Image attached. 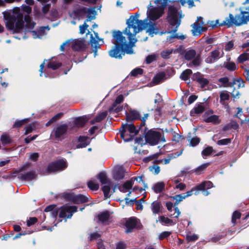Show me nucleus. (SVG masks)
Returning <instances> with one entry per match:
<instances>
[{
    "instance_id": "nucleus-1",
    "label": "nucleus",
    "mask_w": 249,
    "mask_h": 249,
    "mask_svg": "<svg viewBox=\"0 0 249 249\" xmlns=\"http://www.w3.org/2000/svg\"><path fill=\"white\" fill-rule=\"evenodd\" d=\"M112 37L114 40V46L108 52V55L112 58L121 59L125 53L131 54L133 53L132 46L126 42L125 37L123 33L119 30L113 31Z\"/></svg>"
},
{
    "instance_id": "nucleus-2",
    "label": "nucleus",
    "mask_w": 249,
    "mask_h": 249,
    "mask_svg": "<svg viewBox=\"0 0 249 249\" xmlns=\"http://www.w3.org/2000/svg\"><path fill=\"white\" fill-rule=\"evenodd\" d=\"M147 128L144 127V135L145 142L151 146L158 144L160 142H165L166 140L164 137L163 133L158 131L155 129H151L146 132Z\"/></svg>"
},
{
    "instance_id": "nucleus-3",
    "label": "nucleus",
    "mask_w": 249,
    "mask_h": 249,
    "mask_svg": "<svg viewBox=\"0 0 249 249\" xmlns=\"http://www.w3.org/2000/svg\"><path fill=\"white\" fill-rule=\"evenodd\" d=\"M59 217L63 218H71L73 213L77 211V207L76 206L64 205L60 208L59 209H54L51 212V216L55 218L57 217L59 211Z\"/></svg>"
},
{
    "instance_id": "nucleus-4",
    "label": "nucleus",
    "mask_w": 249,
    "mask_h": 249,
    "mask_svg": "<svg viewBox=\"0 0 249 249\" xmlns=\"http://www.w3.org/2000/svg\"><path fill=\"white\" fill-rule=\"evenodd\" d=\"M134 18L133 17H130L129 19L126 20L127 26L124 31V33L128 36V38L131 43L135 35L143 29L142 27H138V26L135 24L137 23L135 22Z\"/></svg>"
},
{
    "instance_id": "nucleus-5",
    "label": "nucleus",
    "mask_w": 249,
    "mask_h": 249,
    "mask_svg": "<svg viewBox=\"0 0 249 249\" xmlns=\"http://www.w3.org/2000/svg\"><path fill=\"white\" fill-rule=\"evenodd\" d=\"M174 0H163V2L160 6L153 7L147 11V17L152 21H155L159 19L164 13V9L167 5L168 3Z\"/></svg>"
},
{
    "instance_id": "nucleus-6",
    "label": "nucleus",
    "mask_w": 249,
    "mask_h": 249,
    "mask_svg": "<svg viewBox=\"0 0 249 249\" xmlns=\"http://www.w3.org/2000/svg\"><path fill=\"white\" fill-rule=\"evenodd\" d=\"M167 21L168 23L172 26L176 27L171 31L169 33H176L179 26L180 22L178 23V9L174 6H169L168 8Z\"/></svg>"
},
{
    "instance_id": "nucleus-7",
    "label": "nucleus",
    "mask_w": 249,
    "mask_h": 249,
    "mask_svg": "<svg viewBox=\"0 0 249 249\" xmlns=\"http://www.w3.org/2000/svg\"><path fill=\"white\" fill-rule=\"evenodd\" d=\"M67 163L66 160L60 159L49 163L45 169L47 174H50L58 171L65 170L67 167Z\"/></svg>"
},
{
    "instance_id": "nucleus-8",
    "label": "nucleus",
    "mask_w": 249,
    "mask_h": 249,
    "mask_svg": "<svg viewBox=\"0 0 249 249\" xmlns=\"http://www.w3.org/2000/svg\"><path fill=\"white\" fill-rule=\"evenodd\" d=\"M62 196L67 201H70L73 204H79L84 203L89 201L88 198L82 195H75L74 193L65 192L62 194Z\"/></svg>"
},
{
    "instance_id": "nucleus-9",
    "label": "nucleus",
    "mask_w": 249,
    "mask_h": 249,
    "mask_svg": "<svg viewBox=\"0 0 249 249\" xmlns=\"http://www.w3.org/2000/svg\"><path fill=\"white\" fill-rule=\"evenodd\" d=\"M18 178L21 181H30L36 179L37 177V174L35 170H31L29 172L23 173H19Z\"/></svg>"
},
{
    "instance_id": "nucleus-10",
    "label": "nucleus",
    "mask_w": 249,
    "mask_h": 249,
    "mask_svg": "<svg viewBox=\"0 0 249 249\" xmlns=\"http://www.w3.org/2000/svg\"><path fill=\"white\" fill-rule=\"evenodd\" d=\"M94 34L97 39H96L93 36L92 34H90V43L92 48V51L94 53V56L95 57L97 54V50L100 49V45L98 43V41L100 39L98 36V34L97 32H94Z\"/></svg>"
},
{
    "instance_id": "nucleus-11",
    "label": "nucleus",
    "mask_w": 249,
    "mask_h": 249,
    "mask_svg": "<svg viewBox=\"0 0 249 249\" xmlns=\"http://www.w3.org/2000/svg\"><path fill=\"white\" fill-rule=\"evenodd\" d=\"M207 104L204 105V103H197L195 107L191 110L190 114L191 116H195L196 115L202 113L207 109Z\"/></svg>"
},
{
    "instance_id": "nucleus-12",
    "label": "nucleus",
    "mask_w": 249,
    "mask_h": 249,
    "mask_svg": "<svg viewBox=\"0 0 249 249\" xmlns=\"http://www.w3.org/2000/svg\"><path fill=\"white\" fill-rule=\"evenodd\" d=\"M68 129L67 124H60L57 126L54 130V136L56 139H59L65 135Z\"/></svg>"
},
{
    "instance_id": "nucleus-13",
    "label": "nucleus",
    "mask_w": 249,
    "mask_h": 249,
    "mask_svg": "<svg viewBox=\"0 0 249 249\" xmlns=\"http://www.w3.org/2000/svg\"><path fill=\"white\" fill-rule=\"evenodd\" d=\"M125 116L126 121L127 122L140 120V119H141L140 113L135 109H130L128 112L125 111Z\"/></svg>"
},
{
    "instance_id": "nucleus-14",
    "label": "nucleus",
    "mask_w": 249,
    "mask_h": 249,
    "mask_svg": "<svg viewBox=\"0 0 249 249\" xmlns=\"http://www.w3.org/2000/svg\"><path fill=\"white\" fill-rule=\"evenodd\" d=\"M15 33H18L22 30L24 26L23 15L21 13H18L15 16Z\"/></svg>"
},
{
    "instance_id": "nucleus-15",
    "label": "nucleus",
    "mask_w": 249,
    "mask_h": 249,
    "mask_svg": "<svg viewBox=\"0 0 249 249\" xmlns=\"http://www.w3.org/2000/svg\"><path fill=\"white\" fill-rule=\"evenodd\" d=\"M148 26L146 32L148 33L149 35L153 37L154 35H157L160 33V28L157 26V23L149 21L146 23Z\"/></svg>"
},
{
    "instance_id": "nucleus-16",
    "label": "nucleus",
    "mask_w": 249,
    "mask_h": 249,
    "mask_svg": "<svg viewBox=\"0 0 249 249\" xmlns=\"http://www.w3.org/2000/svg\"><path fill=\"white\" fill-rule=\"evenodd\" d=\"M200 19H202V18L201 17L197 18V20L196 21L194 24L192 25V33L193 36H200L201 35V25L204 24V22L201 21L200 24L198 22V21H199Z\"/></svg>"
},
{
    "instance_id": "nucleus-17",
    "label": "nucleus",
    "mask_w": 249,
    "mask_h": 249,
    "mask_svg": "<svg viewBox=\"0 0 249 249\" xmlns=\"http://www.w3.org/2000/svg\"><path fill=\"white\" fill-rule=\"evenodd\" d=\"M137 224V221L135 217L129 218L125 223V226L126 228L125 232L126 233L131 232L136 227Z\"/></svg>"
},
{
    "instance_id": "nucleus-18",
    "label": "nucleus",
    "mask_w": 249,
    "mask_h": 249,
    "mask_svg": "<svg viewBox=\"0 0 249 249\" xmlns=\"http://www.w3.org/2000/svg\"><path fill=\"white\" fill-rule=\"evenodd\" d=\"M122 125H126L124 126L125 130L127 129L129 133L133 134V136L138 135L140 131H142V127H140V124L138 128L132 123L129 124L126 123Z\"/></svg>"
},
{
    "instance_id": "nucleus-19",
    "label": "nucleus",
    "mask_w": 249,
    "mask_h": 249,
    "mask_svg": "<svg viewBox=\"0 0 249 249\" xmlns=\"http://www.w3.org/2000/svg\"><path fill=\"white\" fill-rule=\"evenodd\" d=\"M86 48V44L84 40H75L72 44V49L76 51H84Z\"/></svg>"
},
{
    "instance_id": "nucleus-20",
    "label": "nucleus",
    "mask_w": 249,
    "mask_h": 249,
    "mask_svg": "<svg viewBox=\"0 0 249 249\" xmlns=\"http://www.w3.org/2000/svg\"><path fill=\"white\" fill-rule=\"evenodd\" d=\"M89 137L88 136H80L77 140V142L79 143L76 145V148H84L89 145L90 142V141H89Z\"/></svg>"
},
{
    "instance_id": "nucleus-21",
    "label": "nucleus",
    "mask_w": 249,
    "mask_h": 249,
    "mask_svg": "<svg viewBox=\"0 0 249 249\" xmlns=\"http://www.w3.org/2000/svg\"><path fill=\"white\" fill-rule=\"evenodd\" d=\"M45 61V60L44 61ZM47 61H48V63L47 65V68L51 69L53 70H57L62 66V63L59 62L56 58H52L51 59L47 60Z\"/></svg>"
},
{
    "instance_id": "nucleus-22",
    "label": "nucleus",
    "mask_w": 249,
    "mask_h": 249,
    "mask_svg": "<svg viewBox=\"0 0 249 249\" xmlns=\"http://www.w3.org/2000/svg\"><path fill=\"white\" fill-rule=\"evenodd\" d=\"M113 178L116 180H120L124 177V171L123 167L115 168L113 171Z\"/></svg>"
},
{
    "instance_id": "nucleus-23",
    "label": "nucleus",
    "mask_w": 249,
    "mask_h": 249,
    "mask_svg": "<svg viewBox=\"0 0 249 249\" xmlns=\"http://www.w3.org/2000/svg\"><path fill=\"white\" fill-rule=\"evenodd\" d=\"M233 20H231V18L229 17V18H226V19L224 20L222 22H219V20H216L215 21H212L210 23V26L212 27L213 28L219 26H227V27L229 28L231 27L232 25H229L228 24H227L228 22L231 21H232Z\"/></svg>"
},
{
    "instance_id": "nucleus-24",
    "label": "nucleus",
    "mask_w": 249,
    "mask_h": 249,
    "mask_svg": "<svg viewBox=\"0 0 249 249\" xmlns=\"http://www.w3.org/2000/svg\"><path fill=\"white\" fill-rule=\"evenodd\" d=\"M124 126L126 125H122L120 128V136L122 139L125 142H129L133 139V137L130 134L126 132V130H125Z\"/></svg>"
},
{
    "instance_id": "nucleus-25",
    "label": "nucleus",
    "mask_w": 249,
    "mask_h": 249,
    "mask_svg": "<svg viewBox=\"0 0 249 249\" xmlns=\"http://www.w3.org/2000/svg\"><path fill=\"white\" fill-rule=\"evenodd\" d=\"M133 185V182L132 179H129L125 182L123 185H119L118 189L120 192L123 193H126L128 190L132 188Z\"/></svg>"
},
{
    "instance_id": "nucleus-26",
    "label": "nucleus",
    "mask_w": 249,
    "mask_h": 249,
    "mask_svg": "<svg viewBox=\"0 0 249 249\" xmlns=\"http://www.w3.org/2000/svg\"><path fill=\"white\" fill-rule=\"evenodd\" d=\"M108 114L107 111H104L98 115H97L93 119L90 120V124H94L96 123H100L104 120L107 116Z\"/></svg>"
},
{
    "instance_id": "nucleus-27",
    "label": "nucleus",
    "mask_w": 249,
    "mask_h": 249,
    "mask_svg": "<svg viewBox=\"0 0 249 249\" xmlns=\"http://www.w3.org/2000/svg\"><path fill=\"white\" fill-rule=\"evenodd\" d=\"M16 22V18L15 15L10 16L7 19L6 23V27L8 30L13 31L15 33V23Z\"/></svg>"
},
{
    "instance_id": "nucleus-28",
    "label": "nucleus",
    "mask_w": 249,
    "mask_h": 249,
    "mask_svg": "<svg viewBox=\"0 0 249 249\" xmlns=\"http://www.w3.org/2000/svg\"><path fill=\"white\" fill-rule=\"evenodd\" d=\"M166 74L164 72L161 71L157 73L153 78L152 81L155 85L159 84L160 83L166 79Z\"/></svg>"
},
{
    "instance_id": "nucleus-29",
    "label": "nucleus",
    "mask_w": 249,
    "mask_h": 249,
    "mask_svg": "<svg viewBox=\"0 0 249 249\" xmlns=\"http://www.w3.org/2000/svg\"><path fill=\"white\" fill-rule=\"evenodd\" d=\"M98 220L102 223L108 221L110 218V213L108 211H104L97 215Z\"/></svg>"
},
{
    "instance_id": "nucleus-30",
    "label": "nucleus",
    "mask_w": 249,
    "mask_h": 249,
    "mask_svg": "<svg viewBox=\"0 0 249 249\" xmlns=\"http://www.w3.org/2000/svg\"><path fill=\"white\" fill-rule=\"evenodd\" d=\"M213 187V183L210 181H204L197 185V189L200 191L208 190Z\"/></svg>"
},
{
    "instance_id": "nucleus-31",
    "label": "nucleus",
    "mask_w": 249,
    "mask_h": 249,
    "mask_svg": "<svg viewBox=\"0 0 249 249\" xmlns=\"http://www.w3.org/2000/svg\"><path fill=\"white\" fill-rule=\"evenodd\" d=\"M88 121L86 116L78 117L75 119L74 124L77 127H83Z\"/></svg>"
},
{
    "instance_id": "nucleus-32",
    "label": "nucleus",
    "mask_w": 249,
    "mask_h": 249,
    "mask_svg": "<svg viewBox=\"0 0 249 249\" xmlns=\"http://www.w3.org/2000/svg\"><path fill=\"white\" fill-rule=\"evenodd\" d=\"M165 186V184L163 182H158L154 185L152 189L153 190L155 193L157 194L160 193L164 190Z\"/></svg>"
},
{
    "instance_id": "nucleus-33",
    "label": "nucleus",
    "mask_w": 249,
    "mask_h": 249,
    "mask_svg": "<svg viewBox=\"0 0 249 249\" xmlns=\"http://www.w3.org/2000/svg\"><path fill=\"white\" fill-rule=\"evenodd\" d=\"M206 123H212L214 124H219L221 120L219 119V116L216 115H211L204 120Z\"/></svg>"
},
{
    "instance_id": "nucleus-34",
    "label": "nucleus",
    "mask_w": 249,
    "mask_h": 249,
    "mask_svg": "<svg viewBox=\"0 0 249 249\" xmlns=\"http://www.w3.org/2000/svg\"><path fill=\"white\" fill-rule=\"evenodd\" d=\"M87 11L88 14L87 18V19L86 21H90L95 19V15L96 14V11L95 7L87 8Z\"/></svg>"
},
{
    "instance_id": "nucleus-35",
    "label": "nucleus",
    "mask_w": 249,
    "mask_h": 249,
    "mask_svg": "<svg viewBox=\"0 0 249 249\" xmlns=\"http://www.w3.org/2000/svg\"><path fill=\"white\" fill-rule=\"evenodd\" d=\"M87 186L92 191H97L99 188V185L95 179H91L87 182Z\"/></svg>"
},
{
    "instance_id": "nucleus-36",
    "label": "nucleus",
    "mask_w": 249,
    "mask_h": 249,
    "mask_svg": "<svg viewBox=\"0 0 249 249\" xmlns=\"http://www.w3.org/2000/svg\"><path fill=\"white\" fill-rule=\"evenodd\" d=\"M73 13L76 17H82L87 14V7H82L73 10Z\"/></svg>"
},
{
    "instance_id": "nucleus-37",
    "label": "nucleus",
    "mask_w": 249,
    "mask_h": 249,
    "mask_svg": "<svg viewBox=\"0 0 249 249\" xmlns=\"http://www.w3.org/2000/svg\"><path fill=\"white\" fill-rule=\"evenodd\" d=\"M97 178L100 180L102 184H106L110 183L107 178V175L104 172H101L97 175Z\"/></svg>"
},
{
    "instance_id": "nucleus-38",
    "label": "nucleus",
    "mask_w": 249,
    "mask_h": 249,
    "mask_svg": "<svg viewBox=\"0 0 249 249\" xmlns=\"http://www.w3.org/2000/svg\"><path fill=\"white\" fill-rule=\"evenodd\" d=\"M161 203L160 201H155L151 203V208L153 214L159 213L160 210Z\"/></svg>"
},
{
    "instance_id": "nucleus-39",
    "label": "nucleus",
    "mask_w": 249,
    "mask_h": 249,
    "mask_svg": "<svg viewBox=\"0 0 249 249\" xmlns=\"http://www.w3.org/2000/svg\"><path fill=\"white\" fill-rule=\"evenodd\" d=\"M196 55V51L194 49H190L186 52L184 54V59L186 60H191Z\"/></svg>"
},
{
    "instance_id": "nucleus-40",
    "label": "nucleus",
    "mask_w": 249,
    "mask_h": 249,
    "mask_svg": "<svg viewBox=\"0 0 249 249\" xmlns=\"http://www.w3.org/2000/svg\"><path fill=\"white\" fill-rule=\"evenodd\" d=\"M220 52L218 50H214L211 52V58H207L206 59V62L207 63H212V59H213V60H217L220 57Z\"/></svg>"
},
{
    "instance_id": "nucleus-41",
    "label": "nucleus",
    "mask_w": 249,
    "mask_h": 249,
    "mask_svg": "<svg viewBox=\"0 0 249 249\" xmlns=\"http://www.w3.org/2000/svg\"><path fill=\"white\" fill-rule=\"evenodd\" d=\"M218 82L221 83V86L225 88L232 87V81H230L228 77H223L218 79Z\"/></svg>"
},
{
    "instance_id": "nucleus-42",
    "label": "nucleus",
    "mask_w": 249,
    "mask_h": 249,
    "mask_svg": "<svg viewBox=\"0 0 249 249\" xmlns=\"http://www.w3.org/2000/svg\"><path fill=\"white\" fill-rule=\"evenodd\" d=\"M245 81L241 78H234L232 80V87L236 84H237L238 88H243L245 87Z\"/></svg>"
},
{
    "instance_id": "nucleus-43",
    "label": "nucleus",
    "mask_w": 249,
    "mask_h": 249,
    "mask_svg": "<svg viewBox=\"0 0 249 249\" xmlns=\"http://www.w3.org/2000/svg\"><path fill=\"white\" fill-rule=\"evenodd\" d=\"M201 64V56L200 54H197L195 56V57L192 59V61L190 62L188 66L190 67L194 66V67H198Z\"/></svg>"
},
{
    "instance_id": "nucleus-44",
    "label": "nucleus",
    "mask_w": 249,
    "mask_h": 249,
    "mask_svg": "<svg viewBox=\"0 0 249 249\" xmlns=\"http://www.w3.org/2000/svg\"><path fill=\"white\" fill-rule=\"evenodd\" d=\"M0 141L4 145L9 144L12 143V140L9 136L6 134H2L0 137Z\"/></svg>"
},
{
    "instance_id": "nucleus-45",
    "label": "nucleus",
    "mask_w": 249,
    "mask_h": 249,
    "mask_svg": "<svg viewBox=\"0 0 249 249\" xmlns=\"http://www.w3.org/2000/svg\"><path fill=\"white\" fill-rule=\"evenodd\" d=\"M209 163L203 164L200 166L197 167L196 169L192 170L191 172H195L197 174H200L206 169L207 167L209 166Z\"/></svg>"
},
{
    "instance_id": "nucleus-46",
    "label": "nucleus",
    "mask_w": 249,
    "mask_h": 249,
    "mask_svg": "<svg viewBox=\"0 0 249 249\" xmlns=\"http://www.w3.org/2000/svg\"><path fill=\"white\" fill-rule=\"evenodd\" d=\"M249 60V53L245 52L241 54L237 58V62L238 63H243L245 61Z\"/></svg>"
},
{
    "instance_id": "nucleus-47",
    "label": "nucleus",
    "mask_w": 249,
    "mask_h": 249,
    "mask_svg": "<svg viewBox=\"0 0 249 249\" xmlns=\"http://www.w3.org/2000/svg\"><path fill=\"white\" fill-rule=\"evenodd\" d=\"M192 73V71L191 69H186L182 72L180 75V78L184 81H186L189 79L190 75Z\"/></svg>"
},
{
    "instance_id": "nucleus-48",
    "label": "nucleus",
    "mask_w": 249,
    "mask_h": 249,
    "mask_svg": "<svg viewBox=\"0 0 249 249\" xmlns=\"http://www.w3.org/2000/svg\"><path fill=\"white\" fill-rule=\"evenodd\" d=\"M224 66L229 71H234L237 69L236 64L233 62H225Z\"/></svg>"
},
{
    "instance_id": "nucleus-49",
    "label": "nucleus",
    "mask_w": 249,
    "mask_h": 249,
    "mask_svg": "<svg viewBox=\"0 0 249 249\" xmlns=\"http://www.w3.org/2000/svg\"><path fill=\"white\" fill-rule=\"evenodd\" d=\"M173 51V49L163 50L160 53V56L164 59H168L170 58V55L172 53Z\"/></svg>"
},
{
    "instance_id": "nucleus-50",
    "label": "nucleus",
    "mask_w": 249,
    "mask_h": 249,
    "mask_svg": "<svg viewBox=\"0 0 249 249\" xmlns=\"http://www.w3.org/2000/svg\"><path fill=\"white\" fill-rule=\"evenodd\" d=\"M143 70L140 68H136L133 69L130 73V75L133 77H137L138 75H142L143 73Z\"/></svg>"
},
{
    "instance_id": "nucleus-51",
    "label": "nucleus",
    "mask_w": 249,
    "mask_h": 249,
    "mask_svg": "<svg viewBox=\"0 0 249 249\" xmlns=\"http://www.w3.org/2000/svg\"><path fill=\"white\" fill-rule=\"evenodd\" d=\"M30 120V119H24L21 120L16 121L13 125V128H19L24 124L27 123Z\"/></svg>"
},
{
    "instance_id": "nucleus-52",
    "label": "nucleus",
    "mask_w": 249,
    "mask_h": 249,
    "mask_svg": "<svg viewBox=\"0 0 249 249\" xmlns=\"http://www.w3.org/2000/svg\"><path fill=\"white\" fill-rule=\"evenodd\" d=\"M158 54L156 53H153L152 54L148 55L145 59V62L146 64H150L152 62L155 61L157 60Z\"/></svg>"
},
{
    "instance_id": "nucleus-53",
    "label": "nucleus",
    "mask_w": 249,
    "mask_h": 249,
    "mask_svg": "<svg viewBox=\"0 0 249 249\" xmlns=\"http://www.w3.org/2000/svg\"><path fill=\"white\" fill-rule=\"evenodd\" d=\"M199 190L197 189V185L192 188L190 191H187L186 193V195H184V196H185V198L191 196L193 194L195 195H197L199 194Z\"/></svg>"
},
{
    "instance_id": "nucleus-54",
    "label": "nucleus",
    "mask_w": 249,
    "mask_h": 249,
    "mask_svg": "<svg viewBox=\"0 0 249 249\" xmlns=\"http://www.w3.org/2000/svg\"><path fill=\"white\" fill-rule=\"evenodd\" d=\"M31 165V163L30 162H26L25 164L20 167L18 170H16L14 174H19V173L22 172L26 171L29 167Z\"/></svg>"
},
{
    "instance_id": "nucleus-55",
    "label": "nucleus",
    "mask_w": 249,
    "mask_h": 249,
    "mask_svg": "<svg viewBox=\"0 0 249 249\" xmlns=\"http://www.w3.org/2000/svg\"><path fill=\"white\" fill-rule=\"evenodd\" d=\"M102 190L104 193V196L105 198H108L110 196L109 193L110 191V187L107 185H104L102 188Z\"/></svg>"
},
{
    "instance_id": "nucleus-56",
    "label": "nucleus",
    "mask_w": 249,
    "mask_h": 249,
    "mask_svg": "<svg viewBox=\"0 0 249 249\" xmlns=\"http://www.w3.org/2000/svg\"><path fill=\"white\" fill-rule=\"evenodd\" d=\"M172 198L175 200L176 201L174 203V205H178L183 199L185 198V196H183L182 195H176L175 196H172Z\"/></svg>"
},
{
    "instance_id": "nucleus-57",
    "label": "nucleus",
    "mask_w": 249,
    "mask_h": 249,
    "mask_svg": "<svg viewBox=\"0 0 249 249\" xmlns=\"http://www.w3.org/2000/svg\"><path fill=\"white\" fill-rule=\"evenodd\" d=\"M143 177V175H141L138 177H133L130 178V179H132L133 182V184L134 183V181H136L139 183L142 182L143 184V187L144 188H147V185L145 183V181L142 179V178Z\"/></svg>"
},
{
    "instance_id": "nucleus-58",
    "label": "nucleus",
    "mask_w": 249,
    "mask_h": 249,
    "mask_svg": "<svg viewBox=\"0 0 249 249\" xmlns=\"http://www.w3.org/2000/svg\"><path fill=\"white\" fill-rule=\"evenodd\" d=\"M197 83L200 85L201 88H204L209 83V80L203 77L198 79Z\"/></svg>"
},
{
    "instance_id": "nucleus-59",
    "label": "nucleus",
    "mask_w": 249,
    "mask_h": 249,
    "mask_svg": "<svg viewBox=\"0 0 249 249\" xmlns=\"http://www.w3.org/2000/svg\"><path fill=\"white\" fill-rule=\"evenodd\" d=\"M241 213L239 212H238L237 211H234L232 215V217H231L232 223H233L234 225L236 223V219H240L241 217Z\"/></svg>"
},
{
    "instance_id": "nucleus-60",
    "label": "nucleus",
    "mask_w": 249,
    "mask_h": 249,
    "mask_svg": "<svg viewBox=\"0 0 249 249\" xmlns=\"http://www.w3.org/2000/svg\"><path fill=\"white\" fill-rule=\"evenodd\" d=\"M213 151V150L212 147L208 146L203 150L201 154L203 156H208L212 154Z\"/></svg>"
},
{
    "instance_id": "nucleus-61",
    "label": "nucleus",
    "mask_w": 249,
    "mask_h": 249,
    "mask_svg": "<svg viewBox=\"0 0 249 249\" xmlns=\"http://www.w3.org/2000/svg\"><path fill=\"white\" fill-rule=\"evenodd\" d=\"M172 234V232L168 231H163L159 235V238L160 240H162L165 238L168 237Z\"/></svg>"
},
{
    "instance_id": "nucleus-62",
    "label": "nucleus",
    "mask_w": 249,
    "mask_h": 249,
    "mask_svg": "<svg viewBox=\"0 0 249 249\" xmlns=\"http://www.w3.org/2000/svg\"><path fill=\"white\" fill-rule=\"evenodd\" d=\"M160 154V153H157L148 157H145L143 159V161L145 162H148L151 160L157 158L159 156Z\"/></svg>"
},
{
    "instance_id": "nucleus-63",
    "label": "nucleus",
    "mask_w": 249,
    "mask_h": 249,
    "mask_svg": "<svg viewBox=\"0 0 249 249\" xmlns=\"http://www.w3.org/2000/svg\"><path fill=\"white\" fill-rule=\"evenodd\" d=\"M63 115L64 113L63 112H60L56 114L50 120V123L55 122L56 121L61 118Z\"/></svg>"
},
{
    "instance_id": "nucleus-64",
    "label": "nucleus",
    "mask_w": 249,
    "mask_h": 249,
    "mask_svg": "<svg viewBox=\"0 0 249 249\" xmlns=\"http://www.w3.org/2000/svg\"><path fill=\"white\" fill-rule=\"evenodd\" d=\"M231 140L229 138H226L218 140L217 142V144L219 145H227L231 143Z\"/></svg>"
}]
</instances>
